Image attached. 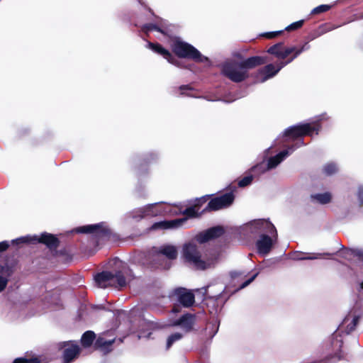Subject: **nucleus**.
I'll return each instance as SVG.
<instances>
[{
    "mask_svg": "<svg viewBox=\"0 0 363 363\" xmlns=\"http://www.w3.org/2000/svg\"><path fill=\"white\" fill-rule=\"evenodd\" d=\"M328 118L325 113L315 116L311 122L300 123L287 128L284 132V136L286 140H296V143L287 149L278 153L277 155L270 157L268 160L267 164L265 165L264 163H260L252 168V171L262 174L267 170L275 168L278 166L286 157L291 155L296 149L304 145L303 140L301 138L303 135H318L320 128L319 122Z\"/></svg>",
    "mask_w": 363,
    "mask_h": 363,
    "instance_id": "f257e3e1",
    "label": "nucleus"
},
{
    "mask_svg": "<svg viewBox=\"0 0 363 363\" xmlns=\"http://www.w3.org/2000/svg\"><path fill=\"white\" fill-rule=\"evenodd\" d=\"M244 230L251 234L260 233L255 242L257 253L265 256L269 253L277 240V232L274 225L265 219L250 221L244 226Z\"/></svg>",
    "mask_w": 363,
    "mask_h": 363,
    "instance_id": "f03ea898",
    "label": "nucleus"
},
{
    "mask_svg": "<svg viewBox=\"0 0 363 363\" xmlns=\"http://www.w3.org/2000/svg\"><path fill=\"white\" fill-rule=\"evenodd\" d=\"M237 60L229 59L222 65L223 75L234 82H241L248 77V70L264 64L267 60L264 57L254 56L243 59L241 55H235Z\"/></svg>",
    "mask_w": 363,
    "mask_h": 363,
    "instance_id": "7ed1b4c3",
    "label": "nucleus"
},
{
    "mask_svg": "<svg viewBox=\"0 0 363 363\" xmlns=\"http://www.w3.org/2000/svg\"><path fill=\"white\" fill-rule=\"evenodd\" d=\"M203 198L196 200L197 203L193 206L188 207L184 210L177 211L176 206H167L164 210V213H169L172 214H177L179 212L182 213L188 217H198L200 215L199 204L203 201ZM160 203H155L148 204L146 206L138 208L132 211L130 214V216L137 220H140L145 216H156L163 212L161 209L158 208Z\"/></svg>",
    "mask_w": 363,
    "mask_h": 363,
    "instance_id": "20e7f679",
    "label": "nucleus"
},
{
    "mask_svg": "<svg viewBox=\"0 0 363 363\" xmlns=\"http://www.w3.org/2000/svg\"><path fill=\"white\" fill-rule=\"evenodd\" d=\"M133 277L132 271L129 268H123L122 271H118L115 274L110 272H102L94 277V281L96 286L99 288L105 289L108 286H113L123 287L127 284V279Z\"/></svg>",
    "mask_w": 363,
    "mask_h": 363,
    "instance_id": "39448f33",
    "label": "nucleus"
},
{
    "mask_svg": "<svg viewBox=\"0 0 363 363\" xmlns=\"http://www.w3.org/2000/svg\"><path fill=\"white\" fill-rule=\"evenodd\" d=\"M183 255L185 259L194 265L197 269H206L214 265L216 259L211 257L207 260L201 258V252L199 250L194 241L186 243L183 246Z\"/></svg>",
    "mask_w": 363,
    "mask_h": 363,
    "instance_id": "423d86ee",
    "label": "nucleus"
},
{
    "mask_svg": "<svg viewBox=\"0 0 363 363\" xmlns=\"http://www.w3.org/2000/svg\"><path fill=\"white\" fill-rule=\"evenodd\" d=\"M359 315L354 311H350L340 324L337 330L333 334L331 345L333 350H338L342 347V340L338 339V336L341 333L346 334L353 331L358 323Z\"/></svg>",
    "mask_w": 363,
    "mask_h": 363,
    "instance_id": "0eeeda50",
    "label": "nucleus"
},
{
    "mask_svg": "<svg viewBox=\"0 0 363 363\" xmlns=\"http://www.w3.org/2000/svg\"><path fill=\"white\" fill-rule=\"evenodd\" d=\"M173 52L179 57L192 59L196 62H208V57L192 45L181 40H175L172 46Z\"/></svg>",
    "mask_w": 363,
    "mask_h": 363,
    "instance_id": "6e6552de",
    "label": "nucleus"
},
{
    "mask_svg": "<svg viewBox=\"0 0 363 363\" xmlns=\"http://www.w3.org/2000/svg\"><path fill=\"white\" fill-rule=\"evenodd\" d=\"M309 49V45L307 43L302 45L301 48H296L295 46L291 47H284L283 43H277L270 47L267 50V52L276 56L278 59L284 60L289 55L294 54V55L290 57L286 62L284 63L289 64L295 58H296L301 52L305 50Z\"/></svg>",
    "mask_w": 363,
    "mask_h": 363,
    "instance_id": "1a4fd4ad",
    "label": "nucleus"
},
{
    "mask_svg": "<svg viewBox=\"0 0 363 363\" xmlns=\"http://www.w3.org/2000/svg\"><path fill=\"white\" fill-rule=\"evenodd\" d=\"M40 242L45 244L50 249H55L58 246L59 240L53 235L44 233L40 237L38 235L33 236H24L13 240V243H30V242Z\"/></svg>",
    "mask_w": 363,
    "mask_h": 363,
    "instance_id": "9d476101",
    "label": "nucleus"
},
{
    "mask_svg": "<svg viewBox=\"0 0 363 363\" xmlns=\"http://www.w3.org/2000/svg\"><path fill=\"white\" fill-rule=\"evenodd\" d=\"M234 201L233 193H225L212 199L203 211H218L230 206Z\"/></svg>",
    "mask_w": 363,
    "mask_h": 363,
    "instance_id": "9b49d317",
    "label": "nucleus"
},
{
    "mask_svg": "<svg viewBox=\"0 0 363 363\" xmlns=\"http://www.w3.org/2000/svg\"><path fill=\"white\" fill-rule=\"evenodd\" d=\"M286 65V63L284 62H280L277 65L269 64L264 66L258 71L256 76L257 82L262 83L272 78Z\"/></svg>",
    "mask_w": 363,
    "mask_h": 363,
    "instance_id": "f8f14e48",
    "label": "nucleus"
},
{
    "mask_svg": "<svg viewBox=\"0 0 363 363\" xmlns=\"http://www.w3.org/2000/svg\"><path fill=\"white\" fill-rule=\"evenodd\" d=\"M172 297V298H175L177 301L186 308L191 306L194 303V294L184 288L174 290Z\"/></svg>",
    "mask_w": 363,
    "mask_h": 363,
    "instance_id": "ddd939ff",
    "label": "nucleus"
},
{
    "mask_svg": "<svg viewBox=\"0 0 363 363\" xmlns=\"http://www.w3.org/2000/svg\"><path fill=\"white\" fill-rule=\"evenodd\" d=\"M194 323V315L186 313L182 315L179 319L172 321L167 325H161L160 328H164L166 326H179L182 329L184 334L188 333L192 329Z\"/></svg>",
    "mask_w": 363,
    "mask_h": 363,
    "instance_id": "4468645a",
    "label": "nucleus"
},
{
    "mask_svg": "<svg viewBox=\"0 0 363 363\" xmlns=\"http://www.w3.org/2000/svg\"><path fill=\"white\" fill-rule=\"evenodd\" d=\"M73 231L77 233H94L99 236L106 235L108 233V229L104 223L84 225L75 228Z\"/></svg>",
    "mask_w": 363,
    "mask_h": 363,
    "instance_id": "2eb2a0df",
    "label": "nucleus"
},
{
    "mask_svg": "<svg viewBox=\"0 0 363 363\" xmlns=\"http://www.w3.org/2000/svg\"><path fill=\"white\" fill-rule=\"evenodd\" d=\"M223 232L221 227H213L196 235L195 240L199 243H204L211 239L220 237Z\"/></svg>",
    "mask_w": 363,
    "mask_h": 363,
    "instance_id": "dca6fc26",
    "label": "nucleus"
},
{
    "mask_svg": "<svg viewBox=\"0 0 363 363\" xmlns=\"http://www.w3.org/2000/svg\"><path fill=\"white\" fill-rule=\"evenodd\" d=\"M62 344L66 347L63 352L64 362L70 363L79 355L80 348L74 342H65Z\"/></svg>",
    "mask_w": 363,
    "mask_h": 363,
    "instance_id": "f3484780",
    "label": "nucleus"
},
{
    "mask_svg": "<svg viewBox=\"0 0 363 363\" xmlns=\"http://www.w3.org/2000/svg\"><path fill=\"white\" fill-rule=\"evenodd\" d=\"M148 48L151 49L153 52L162 55L164 58H165L169 63L173 64L176 66H179L177 63L178 60L175 59L174 56L166 49L162 47L160 44H155L152 43H148L147 46Z\"/></svg>",
    "mask_w": 363,
    "mask_h": 363,
    "instance_id": "a211bd4d",
    "label": "nucleus"
},
{
    "mask_svg": "<svg viewBox=\"0 0 363 363\" xmlns=\"http://www.w3.org/2000/svg\"><path fill=\"white\" fill-rule=\"evenodd\" d=\"M185 221H186V218L160 221V222L155 223L151 226V229L152 230H158V229L176 228L180 226Z\"/></svg>",
    "mask_w": 363,
    "mask_h": 363,
    "instance_id": "6ab92c4d",
    "label": "nucleus"
},
{
    "mask_svg": "<svg viewBox=\"0 0 363 363\" xmlns=\"http://www.w3.org/2000/svg\"><path fill=\"white\" fill-rule=\"evenodd\" d=\"M13 273L11 267L7 264H0V292L6 287L9 277Z\"/></svg>",
    "mask_w": 363,
    "mask_h": 363,
    "instance_id": "aec40b11",
    "label": "nucleus"
},
{
    "mask_svg": "<svg viewBox=\"0 0 363 363\" xmlns=\"http://www.w3.org/2000/svg\"><path fill=\"white\" fill-rule=\"evenodd\" d=\"M165 256L169 259H174L177 257V250L175 246L171 245H163L160 247L157 257Z\"/></svg>",
    "mask_w": 363,
    "mask_h": 363,
    "instance_id": "412c9836",
    "label": "nucleus"
},
{
    "mask_svg": "<svg viewBox=\"0 0 363 363\" xmlns=\"http://www.w3.org/2000/svg\"><path fill=\"white\" fill-rule=\"evenodd\" d=\"M326 255H330V253H310L308 256H301L298 252H295L293 255V259L296 260H312L316 259L323 258Z\"/></svg>",
    "mask_w": 363,
    "mask_h": 363,
    "instance_id": "4be33fe9",
    "label": "nucleus"
},
{
    "mask_svg": "<svg viewBox=\"0 0 363 363\" xmlns=\"http://www.w3.org/2000/svg\"><path fill=\"white\" fill-rule=\"evenodd\" d=\"M114 342V339L106 340L104 337H99L95 343L96 347L101 350L104 353L108 352L111 350L109 347Z\"/></svg>",
    "mask_w": 363,
    "mask_h": 363,
    "instance_id": "5701e85b",
    "label": "nucleus"
},
{
    "mask_svg": "<svg viewBox=\"0 0 363 363\" xmlns=\"http://www.w3.org/2000/svg\"><path fill=\"white\" fill-rule=\"evenodd\" d=\"M311 198L313 201H315L320 204H326L330 202L332 196L329 192H325L312 194Z\"/></svg>",
    "mask_w": 363,
    "mask_h": 363,
    "instance_id": "b1692460",
    "label": "nucleus"
},
{
    "mask_svg": "<svg viewBox=\"0 0 363 363\" xmlns=\"http://www.w3.org/2000/svg\"><path fill=\"white\" fill-rule=\"evenodd\" d=\"M95 339V334L92 331H86L85 332L81 339L82 345L84 347H88L91 345L94 340Z\"/></svg>",
    "mask_w": 363,
    "mask_h": 363,
    "instance_id": "393cba45",
    "label": "nucleus"
},
{
    "mask_svg": "<svg viewBox=\"0 0 363 363\" xmlns=\"http://www.w3.org/2000/svg\"><path fill=\"white\" fill-rule=\"evenodd\" d=\"M183 336L184 333L182 332H177L169 335L167 339V350H169L175 342L182 340Z\"/></svg>",
    "mask_w": 363,
    "mask_h": 363,
    "instance_id": "a878e982",
    "label": "nucleus"
},
{
    "mask_svg": "<svg viewBox=\"0 0 363 363\" xmlns=\"http://www.w3.org/2000/svg\"><path fill=\"white\" fill-rule=\"evenodd\" d=\"M165 28H166L165 23H161L160 26H157V25L153 24V23H148V24L145 25L143 26V29L147 33L152 31V30H156V31L160 32L162 33H165V30H164Z\"/></svg>",
    "mask_w": 363,
    "mask_h": 363,
    "instance_id": "bb28decb",
    "label": "nucleus"
},
{
    "mask_svg": "<svg viewBox=\"0 0 363 363\" xmlns=\"http://www.w3.org/2000/svg\"><path fill=\"white\" fill-rule=\"evenodd\" d=\"M337 171V167L335 163H328L325 165L323 172L327 175H332Z\"/></svg>",
    "mask_w": 363,
    "mask_h": 363,
    "instance_id": "cd10ccee",
    "label": "nucleus"
},
{
    "mask_svg": "<svg viewBox=\"0 0 363 363\" xmlns=\"http://www.w3.org/2000/svg\"><path fill=\"white\" fill-rule=\"evenodd\" d=\"M331 8L330 5L322 4L311 11V14H318L320 13L326 12Z\"/></svg>",
    "mask_w": 363,
    "mask_h": 363,
    "instance_id": "c85d7f7f",
    "label": "nucleus"
},
{
    "mask_svg": "<svg viewBox=\"0 0 363 363\" xmlns=\"http://www.w3.org/2000/svg\"><path fill=\"white\" fill-rule=\"evenodd\" d=\"M303 22H304L303 20H300V21H298L296 22L292 23L291 24H290L288 26H286L285 28V30H289H289H296V29L301 28L303 26Z\"/></svg>",
    "mask_w": 363,
    "mask_h": 363,
    "instance_id": "c756f323",
    "label": "nucleus"
},
{
    "mask_svg": "<svg viewBox=\"0 0 363 363\" xmlns=\"http://www.w3.org/2000/svg\"><path fill=\"white\" fill-rule=\"evenodd\" d=\"M252 179H253V177L251 175L245 177L243 179H242L240 181H239V182H238L239 186L245 187V186L249 185L250 184H251Z\"/></svg>",
    "mask_w": 363,
    "mask_h": 363,
    "instance_id": "7c9ffc66",
    "label": "nucleus"
},
{
    "mask_svg": "<svg viewBox=\"0 0 363 363\" xmlns=\"http://www.w3.org/2000/svg\"><path fill=\"white\" fill-rule=\"evenodd\" d=\"M40 362L38 360V359H27L23 357H19L16 358L13 363H39Z\"/></svg>",
    "mask_w": 363,
    "mask_h": 363,
    "instance_id": "2f4dec72",
    "label": "nucleus"
},
{
    "mask_svg": "<svg viewBox=\"0 0 363 363\" xmlns=\"http://www.w3.org/2000/svg\"><path fill=\"white\" fill-rule=\"evenodd\" d=\"M258 273H256L254 275H252L250 278H249L247 280H246L245 281H244L241 285L239 287V289H244L245 287H246L247 286H248L251 282H252L257 277Z\"/></svg>",
    "mask_w": 363,
    "mask_h": 363,
    "instance_id": "473e14b6",
    "label": "nucleus"
},
{
    "mask_svg": "<svg viewBox=\"0 0 363 363\" xmlns=\"http://www.w3.org/2000/svg\"><path fill=\"white\" fill-rule=\"evenodd\" d=\"M282 33V30L265 33L263 35L268 38H273Z\"/></svg>",
    "mask_w": 363,
    "mask_h": 363,
    "instance_id": "72a5a7b5",
    "label": "nucleus"
},
{
    "mask_svg": "<svg viewBox=\"0 0 363 363\" xmlns=\"http://www.w3.org/2000/svg\"><path fill=\"white\" fill-rule=\"evenodd\" d=\"M351 252L354 256L363 259V250H352Z\"/></svg>",
    "mask_w": 363,
    "mask_h": 363,
    "instance_id": "f704fd0d",
    "label": "nucleus"
},
{
    "mask_svg": "<svg viewBox=\"0 0 363 363\" xmlns=\"http://www.w3.org/2000/svg\"><path fill=\"white\" fill-rule=\"evenodd\" d=\"M9 246V244L7 241H3L0 242V252L5 251Z\"/></svg>",
    "mask_w": 363,
    "mask_h": 363,
    "instance_id": "c9c22d12",
    "label": "nucleus"
},
{
    "mask_svg": "<svg viewBox=\"0 0 363 363\" xmlns=\"http://www.w3.org/2000/svg\"><path fill=\"white\" fill-rule=\"evenodd\" d=\"M358 198L361 203H363V186H359L358 191Z\"/></svg>",
    "mask_w": 363,
    "mask_h": 363,
    "instance_id": "e433bc0d",
    "label": "nucleus"
},
{
    "mask_svg": "<svg viewBox=\"0 0 363 363\" xmlns=\"http://www.w3.org/2000/svg\"><path fill=\"white\" fill-rule=\"evenodd\" d=\"M242 275V273L240 272H230V276L233 279H237L240 276Z\"/></svg>",
    "mask_w": 363,
    "mask_h": 363,
    "instance_id": "4c0bfd02",
    "label": "nucleus"
},
{
    "mask_svg": "<svg viewBox=\"0 0 363 363\" xmlns=\"http://www.w3.org/2000/svg\"><path fill=\"white\" fill-rule=\"evenodd\" d=\"M180 90L182 91V93H181L182 94H186L185 91H189V90H191V89L190 88L189 86L186 85V86H182L180 87Z\"/></svg>",
    "mask_w": 363,
    "mask_h": 363,
    "instance_id": "58836bf2",
    "label": "nucleus"
},
{
    "mask_svg": "<svg viewBox=\"0 0 363 363\" xmlns=\"http://www.w3.org/2000/svg\"><path fill=\"white\" fill-rule=\"evenodd\" d=\"M157 157V155L155 153H150L147 157L146 158L147 162H150L154 160Z\"/></svg>",
    "mask_w": 363,
    "mask_h": 363,
    "instance_id": "ea45409f",
    "label": "nucleus"
},
{
    "mask_svg": "<svg viewBox=\"0 0 363 363\" xmlns=\"http://www.w3.org/2000/svg\"><path fill=\"white\" fill-rule=\"evenodd\" d=\"M208 288V286L203 287V288H201L200 289H197L196 291H199V292H201L203 296H206V294H207Z\"/></svg>",
    "mask_w": 363,
    "mask_h": 363,
    "instance_id": "a19ab883",
    "label": "nucleus"
},
{
    "mask_svg": "<svg viewBox=\"0 0 363 363\" xmlns=\"http://www.w3.org/2000/svg\"><path fill=\"white\" fill-rule=\"evenodd\" d=\"M172 312L173 313H178L179 312V310L177 309V308L175 306L173 309H172Z\"/></svg>",
    "mask_w": 363,
    "mask_h": 363,
    "instance_id": "79ce46f5",
    "label": "nucleus"
},
{
    "mask_svg": "<svg viewBox=\"0 0 363 363\" xmlns=\"http://www.w3.org/2000/svg\"><path fill=\"white\" fill-rule=\"evenodd\" d=\"M218 331V328L216 329V330L213 332L212 336H214L216 335V333H217Z\"/></svg>",
    "mask_w": 363,
    "mask_h": 363,
    "instance_id": "37998d69",
    "label": "nucleus"
},
{
    "mask_svg": "<svg viewBox=\"0 0 363 363\" xmlns=\"http://www.w3.org/2000/svg\"><path fill=\"white\" fill-rule=\"evenodd\" d=\"M138 1H139V3H140V4H142V5H143V4H144V2L143 1V0H138Z\"/></svg>",
    "mask_w": 363,
    "mask_h": 363,
    "instance_id": "c03bdc74",
    "label": "nucleus"
},
{
    "mask_svg": "<svg viewBox=\"0 0 363 363\" xmlns=\"http://www.w3.org/2000/svg\"><path fill=\"white\" fill-rule=\"evenodd\" d=\"M235 99H231V100H225V101L226 102H231V101H233Z\"/></svg>",
    "mask_w": 363,
    "mask_h": 363,
    "instance_id": "a18cd8bd",
    "label": "nucleus"
},
{
    "mask_svg": "<svg viewBox=\"0 0 363 363\" xmlns=\"http://www.w3.org/2000/svg\"><path fill=\"white\" fill-rule=\"evenodd\" d=\"M186 94H187L188 96H193V95H191V94H189V93H187Z\"/></svg>",
    "mask_w": 363,
    "mask_h": 363,
    "instance_id": "49530a36",
    "label": "nucleus"
},
{
    "mask_svg": "<svg viewBox=\"0 0 363 363\" xmlns=\"http://www.w3.org/2000/svg\"><path fill=\"white\" fill-rule=\"evenodd\" d=\"M164 268H168L169 267V265L168 266H164Z\"/></svg>",
    "mask_w": 363,
    "mask_h": 363,
    "instance_id": "de8ad7c7",
    "label": "nucleus"
}]
</instances>
